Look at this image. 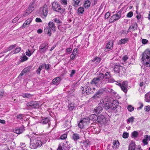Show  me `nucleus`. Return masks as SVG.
Instances as JSON below:
<instances>
[{"label": "nucleus", "mask_w": 150, "mask_h": 150, "mask_svg": "<svg viewBox=\"0 0 150 150\" xmlns=\"http://www.w3.org/2000/svg\"><path fill=\"white\" fill-rule=\"evenodd\" d=\"M104 74L100 73L97 77L94 78L91 82V84H93L97 86H100L102 84L103 79L104 78Z\"/></svg>", "instance_id": "f257e3e1"}, {"label": "nucleus", "mask_w": 150, "mask_h": 150, "mask_svg": "<svg viewBox=\"0 0 150 150\" xmlns=\"http://www.w3.org/2000/svg\"><path fill=\"white\" fill-rule=\"evenodd\" d=\"M31 144L30 147L32 149H35L38 147H40L42 144V142L38 138H31L30 139Z\"/></svg>", "instance_id": "f03ea898"}, {"label": "nucleus", "mask_w": 150, "mask_h": 150, "mask_svg": "<svg viewBox=\"0 0 150 150\" xmlns=\"http://www.w3.org/2000/svg\"><path fill=\"white\" fill-rule=\"evenodd\" d=\"M104 78L103 79L102 84H105L108 83H113L115 81V80L112 77L110 72H106L104 75Z\"/></svg>", "instance_id": "7ed1b4c3"}, {"label": "nucleus", "mask_w": 150, "mask_h": 150, "mask_svg": "<svg viewBox=\"0 0 150 150\" xmlns=\"http://www.w3.org/2000/svg\"><path fill=\"white\" fill-rule=\"evenodd\" d=\"M142 59L146 64H148L150 63V51L149 50H146L144 51L143 54Z\"/></svg>", "instance_id": "20e7f679"}, {"label": "nucleus", "mask_w": 150, "mask_h": 150, "mask_svg": "<svg viewBox=\"0 0 150 150\" xmlns=\"http://www.w3.org/2000/svg\"><path fill=\"white\" fill-rule=\"evenodd\" d=\"M39 13L43 18H45L46 17L48 13V8L46 4H44L42 7L40 8Z\"/></svg>", "instance_id": "39448f33"}, {"label": "nucleus", "mask_w": 150, "mask_h": 150, "mask_svg": "<svg viewBox=\"0 0 150 150\" xmlns=\"http://www.w3.org/2000/svg\"><path fill=\"white\" fill-rule=\"evenodd\" d=\"M26 105L27 106L26 108L28 109L38 108L39 107V103L36 102H28Z\"/></svg>", "instance_id": "423d86ee"}, {"label": "nucleus", "mask_w": 150, "mask_h": 150, "mask_svg": "<svg viewBox=\"0 0 150 150\" xmlns=\"http://www.w3.org/2000/svg\"><path fill=\"white\" fill-rule=\"evenodd\" d=\"M48 48L47 43H43L40 46L38 51L41 54H44L47 50Z\"/></svg>", "instance_id": "0eeeda50"}, {"label": "nucleus", "mask_w": 150, "mask_h": 150, "mask_svg": "<svg viewBox=\"0 0 150 150\" xmlns=\"http://www.w3.org/2000/svg\"><path fill=\"white\" fill-rule=\"evenodd\" d=\"M52 7L54 10L56 11L60 12L61 13L62 9L57 2H54L52 4Z\"/></svg>", "instance_id": "6e6552de"}, {"label": "nucleus", "mask_w": 150, "mask_h": 150, "mask_svg": "<svg viewBox=\"0 0 150 150\" xmlns=\"http://www.w3.org/2000/svg\"><path fill=\"white\" fill-rule=\"evenodd\" d=\"M120 86L121 89L125 93H126L127 91L128 87L127 82V81H124L121 84L120 83Z\"/></svg>", "instance_id": "1a4fd4ad"}, {"label": "nucleus", "mask_w": 150, "mask_h": 150, "mask_svg": "<svg viewBox=\"0 0 150 150\" xmlns=\"http://www.w3.org/2000/svg\"><path fill=\"white\" fill-rule=\"evenodd\" d=\"M36 0H32L30 4L29 7L27 9L30 13L32 12L34 10L35 6V2Z\"/></svg>", "instance_id": "9d476101"}, {"label": "nucleus", "mask_w": 150, "mask_h": 150, "mask_svg": "<svg viewBox=\"0 0 150 150\" xmlns=\"http://www.w3.org/2000/svg\"><path fill=\"white\" fill-rule=\"evenodd\" d=\"M119 103L117 100H114L110 105V108L111 109L115 110L118 106Z\"/></svg>", "instance_id": "9b49d317"}, {"label": "nucleus", "mask_w": 150, "mask_h": 150, "mask_svg": "<svg viewBox=\"0 0 150 150\" xmlns=\"http://www.w3.org/2000/svg\"><path fill=\"white\" fill-rule=\"evenodd\" d=\"M113 42H108L106 44L105 47L104 48V50L105 52L108 51L112 49L113 47Z\"/></svg>", "instance_id": "f8f14e48"}, {"label": "nucleus", "mask_w": 150, "mask_h": 150, "mask_svg": "<svg viewBox=\"0 0 150 150\" xmlns=\"http://www.w3.org/2000/svg\"><path fill=\"white\" fill-rule=\"evenodd\" d=\"M123 67L121 66L120 65H115L114 67V71L117 73H119L120 72H121V71L123 69Z\"/></svg>", "instance_id": "ddd939ff"}, {"label": "nucleus", "mask_w": 150, "mask_h": 150, "mask_svg": "<svg viewBox=\"0 0 150 150\" xmlns=\"http://www.w3.org/2000/svg\"><path fill=\"white\" fill-rule=\"evenodd\" d=\"M97 121L99 123L101 124L103 123L105 121V117L103 115H100L98 116H97Z\"/></svg>", "instance_id": "4468645a"}, {"label": "nucleus", "mask_w": 150, "mask_h": 150, "mask_svg": "<svg viewBox=\"0 0 150 150\" xmlns=\"http://www.w3.org/2000/svg\"><path fill=\"white\" fill-rule=\"evenodd\" d=\"M24 130V127L23 126H21L20 128L15 129L14 132L17 134L22 133Z\"/></svg>", "instance_id": "2eb2a0df"}, {"label": "nucleus", "mask_w": 150, "mask_h": 150, "mask_svg": "<svg viewBox=\"0 0 150 150\" xmlns=\"http://www.w3.org/2000/svg\"><path fill=\"white\" fill-rule=\"evenodd\" d=\"M103 109V107H101L100 105H98V107L94 109V112L96 114H99L100 113Z\"/></svg>", "instance_id": "dca6fc26"}, {"label": "nucleus", "mask_w": 150, "mask_h": 150, "mask_svg": "<svg viewBox=\"0 0 150 150\" xmlns=\"http://www.w3.org/2000/svg\"><path fill=\"white\" fill-rule=\"evenodd\" d=\"M61 79V78L59 77H57L53 80L52 81V83L55 85H57L59 83Z\"/></svg>", "instance_id": "f3484780"}, {"label": "nucleus", "mask_w": 150, "mask_h": 150, "mask_svg": "<svg viewBox=\"0 0 150 150\" xmlns=\"http://www.w3.org/2000/svg\"><path fill=\"white\" fill-rule=\"evenodd\" d=\"M137 24H134L131 25L129 27L128 31H127V33L130 31V30L134 31L136 30L137 28Z\"/></svg>", "instance_id": "a211bd4d"}, {"label": "nucleus", "mask_w": 150, "mask_h": 150, "mask_svg": "<svg viewBox=\"0 0 150 150\" xmlns=\"http://www.w3.org/2000/svg\"><path fill=\"white\" fill-rule=\"evenodd\" d=\"M89 117L90 120L92 122H94L96 121H97V115H91Z\"/></svg>", "instance_id": "6ab92c4d"}, {"label": "nucleus", "mask_w": 150, "mask_h": 150, "mask_svg": "<svg viewBox=\"0 0 150 150\" xmlns=\"http://www.w3.org/2000/svg\"><path fill=\"white\" fill-rule=\"evenodd\" d=\"M32 18H29L27 19L26 21L23 23L22 27L23 28H25L27 25L29 24L32 21Z\"/></svg>", "instance_id": "aec40b11"}, {"label": "nucleus", "mask_w": 150, "mask_h": 150, "mask_svg": "<svg viewBox=\"0 0 150 150\" xmlns=\"http://www.w3.org/2000/svg\"><path fill=\"white\" fill-rule=\"evenodd\" d=\"M48 25L49 26V28L51 29L53 31H55V30L56 26L53 22H49Z\"/></svg>", "instance_id": "412c9836"}, {"label": "nucleus", "mask_w": 150, "mask_h": 150, "mask_svg": "<svg viewBox=\"0 0 150 150\" xmlns=\"http://www.w3.org/2000/svg\"><path fill=\"white\" fill-rule=\"evenodd\" d=\"M102 94V92L100 91H98L95 95L92 97L93 99H97L99 98Z\"/></svg>", "instance_id": "4be33fe9"}, {"label": "nucleus", "mask_w": 150, "mask_h": 150, "mask_svg": "<svg viewBox=\"0 0 150 150\" xmlns=\"http://www.w3.org/2000/svg\"><path fill=\"white\" fill-rule=\"evenodd\" d=\"M136 148V145L134 142L131 143L129 145L128 150H135Z\"/></svg>", "instance_id": "5701e85b"}, {"label": "nucleus", "mask_w": 150, "mask_h": 150, "mask_svg": "<svg viewBox=\"0 0 150 150\" xmlns=\"http://www.w3.org/2000/svg\"><path fill=\"white\" fill-rule=\"evenodd\" d=\"M119 143L117 140H114L112 143V147L113 149H116L119 146Z\"/></svg>", "instance_id": "b1692460"}, {"label": "nucleus", "mask_w": 150, "mask_h": 150, "mask_svg": "<svg viewBox=\"0 0 150 150\" xmlns=\"http://www.w3.org/2000/svg\"><path fill=\"white\" fill-rule=\"evenodd\" d=\"M145 101L147 102H150V92L147 93L145 96Z\"/></svg>", "instance_id": "393cba45"}, {"label": "nucleus", "mask_w": 150, "mask_h": 150, "mask_svg": "<svg viewBox=\"0 0 150 150\" xmlns=\"http://www.w3.org/2000/svg\"><path fill=\"white\" fill-rule=\"evenodd\" d=\"M129 41V39L128 38H124L123 39H121L120 40L119 44L122 45L125 44L127 43Z\"/></svg>", "instance_id": "a878e982"}, {"label": "nucleus", "mask_w": 150, "mask_h": 150, "mask_svg": "<svg viewBox=\"0 0 150 150\" xmlns=\"http://www.w3.org/2000/svg\"><path fill=\"white\" fill-rule=\"evenodd\" d=\"M50 120L48 118H47L43 119L40 121V123L43 124H45L48 123L49 126L50 125Z\"/></svg>", "instance_id": "bb28decb"}, {"label": "nucleus", "mask_w": 150, "mask_h": 150, "mask_svg": "<svg viewBox=\"0 0 150 150\" xmlns=\"http://www.w3.org/2000/svg\"><path fill=\"white\" fill-rule=\"evenodd\" d=\"M68 107L69 109L70 110H72L74 107V104L69 100H68Z\"/></svg>", "instance_id": "cd10ccee"}, {"label": "nucleus", "mask_w": 150, "mask_h": 150, "mask_svg": "<svg viewBox=\"0 0 150 150\" xmlns=\"http://www.w3.org/2000/svg\"><path fill=\"white\" fill-rule=\"evenodd\" d=\"M104 91L107 92H108L115 94V92L112 89L108 88H105L104 89Z\"/></svg>", "instance_id": "c85d7f7f"}, {"label": "nucleus", "mask_w": 150, "mask_h": 150, "mask_svg": "<svg viewBox=\"0 0 150 150\" xmlns=\"http://www.w3.org/2000/svg\"><path fill=\"white\" fill-rule=\"evenodd\" d=\"M72 137L74 141H76L80 138L79 134L76 133H74L72 136Z\"/></svg>", "instance_id": "c756f323"}, {"label": "nucleus", "mask_w": 150, "mask_h": 150, "mask_svg": "<svg viewBox=\"0 0 150 150\" xmlns=\"http://www.w3.org/2000/svg\"><path fill=\"white\" fill-rule=\"evenodd\" d=\"M101 60V58L99 57H96L92 60V62H94L96 64H98L100 62Z\"/></svg>", "instance_id": "7c9ffc66"}, {"label": "nucleus", "mask_w": 150, "mask_h": 150, "mask_svg": "<svg viewBox=\"0 0 150 150\" xmlns=\"http://www.w3.org/2000/svg\"><path fill=\"white\" fill-rule=\"evenodd\" d=\"M65 144L64 143H62L60 144L57 150H64L65 149Z\"/></svg>", "instance_id": "2f4dec72"}, {"label": "nucleus", "mask_w": 150, "mask_h": 150, "mask_svg": "<svg viewBox=\"0 0 150 150\" xmlns=\"http://www.w3.org/2000/svg\"><path fill=\"white\" fill-rule=\"evenodd\" d=\"M91 5V2L89 0H87L85 2L84 4V6L85 8H88Z\"/></svg>", "instance_id": "473e14b6"}, {"label": "nucleus", "mask_w": 150, "mask_h": 150, "mask_svg": "<svg viewBox=\"0 0 150 150\" xmlns=\"http://www.w3.org/2000/svg\"><path fill=\"white\" fill-rule=\"evenodd\" d=\"M83 122H84V123L86 125L88 124H89L90 121L89 119V117H87L86 118H83L82 120Z\"/></svg>", "instance_id": "72a5a7b5"}, {"label": "nucleus", "mask_w": 150, "mask_h": 150, "mask_svg": "<svg viewBox=\"0 0 150 150\" xmlns=\"http://www.w3.org/2000/svg\"><path fill=\"white\" fill-rule=\"evenodd\" d=\"M16 44H15L14 45H11L7 47V49L5 50L6 52L9 51L10 50H12L13 48L16 47Z\"/></svg>", "instance_id": "f704fd0d"}, {"label": "nucleus", "mask_w": 150, "mask_h": 150, "mask_svg": "<svg viewBox=\"0 0 150 150\" xmlns=\"http://www.w3.org/2000/svg\"><path fill=\"white\" fill-rule=\"evenodd\" d=\"M115 17V20L117 21L121 17L120 13V12H118L117 14L113 15Z\"/></svg>", "instance_id": "c9c22d12"}, {"label": "nucleus", "mask_w": 150, "mask_h": 150, "mask_svg": "<svg viewBox=\"0 0 150 150\" xmlns=\"http://www.w3.org/2000/svg\"><path fill=\"white\" fill-rule=\"evenodd\" d=\"M105 99H101L100 100V103L98 104V105H100L102 107L104 106V105L105 103L106 102V101H105Z\"/></svg>", "instance_id": "e433bc0d"}, {"label": "nucleus", "mask_w": 150, "mask_h": 150, "mask_svg": "<svg viewBox=\"0 0 150 150\" xmlns=\"http://www.w3.org/2000/svg\"><path fill=\"white\" fill-rule=\"evenodd\" d=\"M86 125L85 123H84V122H83V121L82 120H81L78 124V126L79 127L81 128H82L83 127Z\"/></svg>", "instance_id": "4c0bfd02"}, {"label": "nucleus", "mask_w": 150, "mask_h": 150, "mask_svg": "<svg viewBox=\"0 0 150 150\" xmlns=\"http://www.w3.org/2000/svg\"><path fill=\"white\" fill-rule=\"evenodd\" d=\"M22 96L24 98H30L32 97V95L29 93H25L23 94Z\"/></svg>", "instance_id": "58836bf2"}, {"label": "nucleus", "mask_w": 150, "mask_h": 150, "mask_svg": "<svg viewBox=\"0 0 150 150\" xmlns=\"http://www.w3.org/2000/svg\"><path fill=\"white\" fill-rule=\"evenodd\" d=\"M105 108L106 109H108L110 108V105L109 104V103L106 102L104 105V106H103V108Z\"/></svg>", "instance_id": "ea45409f"}, {"label": "nucleus", "mask_w": 150, "mask_h": 150, "mask_svg": "<svg viewBox=\"0 0 150 150\" xmlns=\"http://www.w3.org/2000/svg\"><path fill=\"white\" fill-rule=\"evenodd\" d=\"M78 11L79 13L82 14L84 11V8L83 7H81L78 8Z\"/></svg>", "instance_id": "a19ab883"}, {"label": "nucleus", "mask_w": 150, "mask_h": 150, "mask_svg": "<svg viewBox=\"0 0 150 150\" xmlns=\"http://www.w3.org/2000/svg\"><path fill=\"white\" fill-rule=\"evenodd\" d=\"M134 118L133 117H131L128 118L127 120V122L129 124L130 122H132L134 121Z\"/></svg>", "instance_id": "79ce46f5"}, {"label": "nucleus", "mask_w": 150, "mask_h": 150, "mask_svg": "<svg viewBox=\"0 0 150 150\" xmlns=\"http://www.w3.org/2000/svg\"><path fill=\"white\" fill-rule=\"evenodd\" d=\"M132 134L133 137H137L139 135V133L137 131H134L132 133Z\"/></svg>", "instance_id": "37998d69"}, {"label": "nucleus", "mask_w": 150, "mask_h": 150, "mask_svg": "<svg viewBox=\"0 0 150 150\" xmlns=\"http://www.w3.org/2000/svg\"><path fill=\"white\" fill-rule=\"evenodd\" d=\"M45 32H47V34L49 35V36H50L51 35V33L50 28H47L46 29H45Z\"/></svg>", "instance_id": "c03bdc74"}, {"label": "nucleus", "mask_w": 150, "mask_h": 150, "mask_svg": "<svg viewBox=\"0 0 150 150\" xmlns=\"http://www.w3.org/2000/svg\"><path fill=\"white\" fill-rule=\"evenodd\" d=\"M28 59V58L24 55L23 57L21 58V61L23 62L27 60Z\"/></svg>", "instance_id": "a18cd8bd"}, {"label": "nucleus", "mask_w": 150, "mask_h": 150, "mask_svg": "<svg viewBox=\"0 0 150 150\" xmlns=\"http://www.w3.org/2000/svg\"><path fill=\"white\" fill-rule=\"evenodd\" d=\"M80 0H74V6H78Z\"/></svg>", "instance_id": "49530a36"}, {"label": "nucleus", "mask_w": 150, "mask_h": 150, "mask_svg": "<svg viewBox=\"0 0 150 150\" xmlns=\"http://www.w3.org/2000/svg\"><path fill=\"white\" fill-rule=\"evenodd\" d=\"M82 88H81V89L83 91L82 93H86V94L87 93V90L88 88H86V87L85 88H84L83 87H81Z\"/></svg>", "instance_id": "de8ad7c7"}, {"label": "nucleus", "mask_w": 150, "mask_h": 150, "mask_svg": "<svg viewBox=\"0 0 150 150\" xmlns=\"http://www.w3.org/2000/svg\"><path fill=\"white\" fill-rule=\"evenodd\" d=\"M30 13V12L27 9L23 13V15L25 17L28 16Z\"/></svg>", "instance_id": "09e8293b"}, {"label": "nucleus", "mask_w": 150, "mask_h": 150, "mask_svg": "<svg viewBox=\"0 0 150 150\" xmlns=\"http://www.w3.org/2000/svg\"><path fill=\"white\" fill-rule=\"evenodd\" d=\"M34 51H33V52L31 53L30 50H28V51L26 52H25V54L26 55H27L28 57H30L31 55L33 53Z\"/></svg>", "instance_id": "8fccbe9b"}, {"label": "nucleus", "mask_w": 150, "mask_h": 150, "mask_svg": "<svg viewBox=\"0 0 150 150\" xmlns=\"http://www.w3.org/2000/svg\"><path fill=\"white\" fill-rule=\"evenodd\" d=\"M30 69V66H28L25 68L23 70L26 73L29 72Z\"/></svg>", "instance_id": "3c124183"}, {"label": "nucleus", "mask_w": 150, "mask_h": 150, "mask_svg": "<svg viewBox=\"0 0 150 150\" xmlns=\"http://www.w3.org/2000/svg\"><path fill=\"white\" fill-rule=\"evenodd\" d=\"M129 136V134L128 133L125 132L123 133L122 135V137L123 138H127Z\"/></svg>", "instance_id": "603ef678"}, {"label": "nucleus", "mask_w": 150, "mask_h": 150, "mask_svg": "<svg viewBox=\"0 0 150 150\" xmlns=\"http://www.w3.org/2000/svg\"><path fill=\"white\" fill-rule=\"evenodd\" d=\"M23 115L22 114H19L18 115L16 116V117L17 119H19L20 120H21L23 119Z\"/></svg>", "instance_id": "864d4df0"}, {"label": "nucleus", "mask_w": 150, "mask_h": 150, "mask_svg": "<svg viewBox=\"0 0 150 150\" xmlns=\"http://www.w3.org/2000/svg\"><path fill=\"white\" fill-rule=\"evenodd\" d=\"M133 15V13L132 11H130L129 12L127 15V16L128 18H131Z\"/></svg>", "instance_id": "5fc2aeb1"}, {"label": "nucleus", "mask_w": 150, "mask_h": 150, "mask_svg": "<svg viewBox=\"0 0 150 150\" xmlns=\"http://www.w3.org/2000/svg\"><path fill=\"white\" fill-rule=\"evenodd\" d=\"M21 48L20 47H18L16 48L14 50V53H17L20 52L21 50Z\"/></svg>", "instance_id": "6e6d98bb"}, {"label": "nucleus", "mask_w": 150, "mask_h": 150, "mask_svg": "<svg viewBox=\"0 0 150 150\" xmlns=\"http://www.w3.org/2000/svg\"><path fill=\"white\" fill-rule=\"evenodd\" d=\"M134 108L131 105H129L127 108V109L129 111L131 112L134 110Z\"/></svg>", "instance_id": "4d7b16f0"}, {"label": "nucleus", "mask_w": 150, "mask_h": 150, "mask_svg": "<svg viewBox=\"0 0 150 150\" xmlns=\"http://www.w3.org/2000/svg\"><path fill=\"white\" fill-rule=\"evenodd\" d=\"M66 139V134H64L62 135L59 138V139H60L64 140Z\"/></svg>", "instance_id": "13d9d810"}, {"label": "nucleus", "mask_w": 150, "mask_h": 150, "mask_svg": "<svg viewBox=\"0 0 150 150\" xmlns=\"http://www.w3.org/2000/svg\"><path fill=\"white\" fill-rule=\"evenodd\" d=\"M115 17L113 15L111 17V18L110 19V22L112 23L116 21L115 20Z\"/></svg>", "instance_id": "bf43d9fd"}, {"label": "nucleus", "mask_w": 150, "mask_h": 150, "mask_svg": "<svg viewBox=\"0 0 150 150\" xmlns=\"http://www.w3.org/2000/svg\"><path fill=\"white\" fill-rule=\"evenodd\" d=\"M144 110L146 112H149L150 110V107L149 105L147 106H146Z\"/></svg>", "instance_id": "052dcab7"}, {"label": "nucleus", "mask_w": 150, "mask_h": 150, "mask_svg": "<svg viewBox=\"0 0 150 150\" xmlns=\"http://www.w3.org/2000/svg\"><path fill=\"white\" fill-rule=\"evenodd\" d=\"M83 143L84 145L86 146L90 144V142L88 140H86L85 141L83 142Z\"/></svg>", "instance_id": "680f3d73"}, {"label": "nucleus", "mask_w": 150, "mask_h": 150, "mask_svg": "<svg viewBox=\"0 0 150 150\" xmlns=\"http://www.w3.org/2000/svg\"><path fill=\"white\" fill-rule=\"evenodd\" d=\"M142 43L144 44H146L148 42V40L145 39H142Z\"/></svg>", "instance_id": "e2e57ef3"}, {"label": "nucleus", "mask_w": 150, "mask_h": 150, "mask_svg": "<svg viewBox=\"0 0 150 150\" xmlns=\"http://www.w3.org/2000/svg\"><path fill=\"white\" fill-rule=\"evenodd\" d=\"M75 55L72 54L70 55L71 59L72 60H74L75 59Z\"/></svg>", "instance_id": "0e129e2a"}, {"label": "nucleus", "mask_w": 150, "mask_h": 150, "mask_svg": "<svg viewBox=\"0 0 150 150\" xmlns=\"http://www.w3.org/2000/svg\"><path fill=\"white\" fill-rule=\"evenodd\" d=\"M54 21L57 23V24H60L61 22L58 19L56 18H55L54 19Z\"/></svg>", "instance_id": "69168bd1"}, {"label": "nucleus", "mask_w": 150, "mask_h": 150, "mask_svg": "<svg viewBox=\"0 0 150 150\" xmlns=\"http://www.w3.org/2000/svg\"><path fill=\"white\" fill-rule=\"evenodd\" d=\"M110 14L108 12H107L105 14V18L106 19L108 18L109 16H110Z\"/></svg>", "instance_id": "338daca9"}, {"label": "nucleus", "mask_w": 150, "mask_h": 150, "mask_svg": "<svg viewBox=\"0 0 150 150\" xmlns=\"http://www.w3.org/2000/svg\"><path fill=\"white\" fill-rule=\"evenodd\" d=\"M145 139H146L147 141L149 140H150V136H149L148 135H145L144 137Z\"/></svg>", "instance_id": "774afa93"}]
</instances>
